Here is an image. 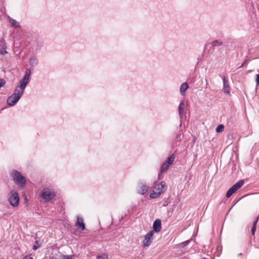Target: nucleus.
<instances>
[{
  "label": "nucleus",
  "instance_id": "28",
  "mask_svg": "<svg viewBox=\"0 0 259 259\" xmlns=\"http://www.w3.org/2000/svg\"><path fill=\"white\" fill-rule=\"evenodd\" d=\"M31 71L30 69H29V68L27 69L26 70V72H25L24 77H26L27 78L29 79L30 75L31 74Z\"/></svg>",
  "mask_w": 259,
  "mask_h": 259
},
{
  "label": "nucleus",
  "instance_id": "43",
  "mask_svg": "<svg viewBox=\"0 0 259 259\" xmlns=\"http://www.w3.org/2000/svg\"><path fill=\"white\" fill-rule=\"evenodd\" d=\"M29 259H33V258L32 257H31Z\"/></svg>",
  "mask_w": 259,
  "mask_h": 259
},
{
  "label": "nucleus",
  "instance_id": "41",
  "mask_svg": "<svg viewBox=\"0 0 259 259\" xmlns=\"http://www.w3.org/2000/svg\"><path fill=\"white\" fill-rule=\"evenodd\" d=\"M52 259H56V258H55V257H54V256H53L52 257Z\"/></svg>",
  "mask_w": 259,
  "mask_h": 259
},
{
  "label": "nucleus",
  "instance_id": "2",
  "mask_svg": "<svg viewBox=\"0 0 259 259\" xmlns=\"http://www.w3.org/2000/svg\"><path fill=\"white\" fill-rule=\"evenodd\" d=\"M56 195V193L49 188H44L40 195L46 202H48L53 199Z\"/></svg>",
  "mask_w": 259,
  "mask_h": 259
},
{
  "label": "nucleus",
  "instance_id": "23",
  "mask_svg": "<svg viewBox=\"0 0 259 259\" xmlns=\"http://www.w3.org/2000/svg\"><path fill=\"white\" fill-rule=\"evenodd\" d=\"M10 22L11 24L12 27L15 28H20V25L18 24V22L16 20L12 18H10Z\"/></svg>",
  "mask_w": 259,
  "mask_h": 259
},
{
  "label": "nucleus",
  "instance_id": "3",
  "mask_svg": "<svg viewBox=\"0 0 259 259\" xmlns=\"http://www.w3.org/2000/svg\"><path fill=\"white\" fill-rule=\"evenodd\" d=\"M165 186V182H161V183L156 184L153 188L152 192L150 193V197L151 198H156L158 197L162 192V190Z\"/></svg>",
  "mask_w": 259,
  "mask_h": 259
},
{
  "label": "nucleus",
  "instance_id": "17",
  "mask_svg": "<svg viewBox=\"0 0 259 259\" xmlns=\"http://www.w3.org/2000/svg\"><path fill=\"white\" fill-rule=\"evenodd\" d=\"M7 45L5 40H0V54L5 55L8 53L6 51Z\"/></svg>",
  "mask_w": 259,
  "mask_h": 259
},
{
  "label": "nucleus",
  "instance_id": "38",
  "mask_svg": "<svg viewBox=\"0 0 259 259\" xmlns=\"http://www.w3.org/2000/svg\"><path fill=\"white\" fill-rule=\"evenodd\" d=\"M168 203L165 201V202H164V204H163V206H166L168 205Z\"/></svg>",
  "mask_w": 259,
  "mask_h": 259
},
{
  "label": "nucleus",
  "instance_id": "30",
  "mask_svg": "<svg viewBox=\"0 0 259 259\" xmlns=\"http://www.w3.org/2000/svg\"><path fill=\"white\" fill-rule=\"evenodd\" d=\"M6 80L3 78L0 79V88L4 87L6 84Z\"/></svg>",
  "mask_w": 259,
  "mask_h": 259
},
{
  "label": "nucleus",
  "instance_id": "35",
  "mask_svg": "<svg viewBox=\"0 0 259 259\" xmlns=\"http://www.w3.org/2000/svg\"><path fill=\"white\" fill-rule=\"evenodd\" d=\"M97 259H107V256L106 255H98Z\"/></svg>",
  "mask_w": 259,
  "mask_h": 259
},
{
  "label": "nucleus",
  "instance_id": "15",
  "mask_svg": "<svg viewBox=\"0 0 259 259\" xmlns=\"http://www.w3.org/2000/svg\"><path fill=\"white\" fill-rule=\"evenodd\" d=\"M222 79L223 80V92L225 94H229L230 93L229 81L226 79L225 76H223Z\"/></svg>",
  "mask_w": 259,
  "mask_h": 259
},
{
  "label": "nucleus",
  "instance_id": "9",
  "mask_svg": "<svg viewBox=\"0 0 259 259\" xmlns=\"http://www.w3.org/2000/svg\"><path fill=\"white\" fill-rule=\"evenodd\" d=\"M244 184L243 180H239L236 184L233 185L230 188V190L233 193L237 191L239 188H240Z\"/></svg>",
  "mask_w": 259,
  "mask_h": 259
},
{
  "label": "nucleus",
  "instance_id": "40",
  "mask_svg": "<svg viewBox=\"0 0 259 259\" xmlns=\"http://www.w3.org/2000/svg\"><path fill=\"white\" fill-rule=\"evenodd\" d=\"M208 84V81L207 80H206V85L207 86ZM206 88H207V87H206Z\"/></svg>",
  "mask_w": 259,
  "mask_h": 259
},
{
  "label": "nucleus",
  "instance_id": "8",
  "mask_svg": "<svg viewBox=\"0 0 259 259\" xmlns=\"http://www.w3.org/2000/svg\"><path fill=\"white\" fill-rule=\"evenodd\" d=\"M161 229V221L160 219H156L153 224V230L154 232L158 233Z\"/></svg>",
  "mask_w": 259,
  "mask_h": 259
},
{
  "label": "nucleus",
  "instance_id": "21",
  "mask_svg": "<svg viewBox=\"0 0 259 259\" xmlns=\"http://www.w3.org/2000/svg\"><path fill=\"white\" fill-rule=\"evenodd\" d=\"M175 154L173 153L169 157H168L167 159L165 161V162L170 165L172 164V163L175 161Z\"/></svg>",
  "mask_w": 259,
  "mask_h": 259
},
{
  "label": "nucleus",
  "instance_id": "36",
  "mask_svg": "<svg viewBox=\"0 0 259 259\" xmlns=\"http://www.w3.org/2000/svg\"><path fill=\"white\" fill-rule=\"evenodd\" d=\"M255 80H256V84L258 85L259 84V74H257L256 75Z\"/></svg>",
  "mask_w": 259,
  "mask_h": 259
},
{
  "label": "nucleus",
  "instance_id": "34",
  "mask_svg": "<svg viewBox=\"0 0 259 259\" xmlns=\"http://www.w3.org/2000/svg\"><path fill=\"white\" fill-rule=\"evenodd\" d=\"M248 64V60L247 59H245L243 63L241 64L240 66H239L238 68H241L243 66H246Z\"/></svg>",
  "mask_w": 259,
  "mask_h": 259
},
{
  "label": "nucleus",
  "instance_id": "18",
  "mask_svg": "<svg viewBox=\"0 0 259 259\" xmlns=\"http://www.w3.org/2000/svg\"><path fill=\"white\" fill-rule=\"evenodd\" d=\"M75 225L76 227L80 228L82 231H83L85 228L83 219L79 217H77V221Z\"/></svg>",
  "mask_w": 259,
  "mask_h": 259
},
{
  "label": "nucleus",
  "instance_id": "13",
  "mask_svg": "<svg viewBox=\"0 0 259 259\" xmlns=\"http://www.w3.org/2000/svg\"><path fill=\"white\" fill-rule=\"evenodd\" d=\"M244 184L243 180H239L236 184L233 185L230 188V190L233 193L237 191L239 188H240Z\"/></svg>",
  "mask_w": 259,
  "mask_h": 259
},
{
  "label": "nucleus",
  "instance_id": "29",
  "mask_svg": "<svg viewBox=\"0 0 259 259\" xmlns=\"http://www.w3.org/2000/svg\"><path fill=\"white\" fill-rule=\"evenodd\" d=\"M191 241V239H190V240H186V241H185L184 242H183L181 243V245H182V247H185L187 245H188L189 244V243Z\"/></svg>",
  "mask_w": 259,
  "mask_h": 259
},
{
  "label": "nucleus",
  "instance_id": "22",
  "mask_svg": "<svg viewBox=\"0 0 259 259\" xmlns=\"http://www.w3.org/2000/svg\"><path fill=\"white\" fill-rule=\"evenodd\" d=\"M169 166V164H167L165 162H163L161 166L160 173L162 174L164 172L166 171L167 170Z\"/></svg>",
  "mask_w": 259,
  "mask_h": 259
},
{
  "label": "nucleus",
  "instance_id": "44",
  "mask_svg": "<svg viewBox=\"0 0 259 259\" xmlns=\"http://www.w3.org/2000/svg\"><path fill=\"white\" fill-rule=\"evenodd\" d=\"M158 177L159 178L160 177V174H159V175H158Z\"/></svg>",
  "mask_w": 259,
  "mask_h": 259
},
{
  "label": "nucleus",
  "instance_id": "42",
  "mask_svg": "<svg viewBox=\"0 0 259 259\" xmlns=\"http://www.w3.org/2000/svg\"><path fill=\"white\" fill-rule=\"evenodd\" d=\"M242 255V253H239V254H238V255Z\"/></svg>",
  "mask_w": 259,
  "mask_h": 259
},
{
  "label": "nucleus",
  "instance_id": "39",
  "mask_svg": "<svg viewBox=\"0 0 259 259\" xmlns=\"http://www.w3.org/2000/svg\"><path fill=\"white\" fill-rule=\"evenodd\" d=\"M38 246H36V245H34V246H33V249L34 250H36V249H37V248H38Z\"/></svg>",
  "mask_w": 259,
  "mask_h": 259
},
{
  "label": "nucleus",
  "instance_id": "5",
  "mask_svg": "<svg viewBox=\"0 0 259 259\" xmlns=\"http://www.w3.org/2000/svg\"><path fill=\"white\" fill-rule=\"evenodd\" d=\"M9 201L13 207H16L18 205L19 202V198L18 193L15 190L11 191V196L9 198Z\"/></svg>",
  "mask_w": 259,
  "mask_h": 259
},
{
  "label": "nucleus",
  "instance_id": "1",
  "mask_svg": "<svg viewBox=\"0 0 259 259\" xmlns=\"http://www.w3.org/2000/svg\"><path fill=\"white\" fill-rule=\"evenodd\" d=\"M24 93V91H20L18 87L15 89V92L9 96L7 99V104L11 106L15 105Z\"/></svg>",
  "mask_w": 259,
  "mask_h": 259
},
{
  "label": "nucleus",
  "instance_id": "19",
  "mask_svg": "<svg viewBox=\"0 0 259 259\" xmlns=\"http://www.w3.org/2000/svg\"><path fill=\"white\" fill-rule=\"evenodd\" d=\"M184 107V101H181L179 106V114L181 119L183 118Z\"/></svg>",
  "mask_w": 259,
  "mask_h": 259
},
{
  "label": "nucleus",
  "instance_id": "20",
  "mask_svg": "<svg viewBox=\"0 0 259 259\" xmlns=\"http://www.w3.org/2000/svg\"><path fill=\"white\" fill-rule=\"evenodd\" d=\"M189 85L187 82H184L181 85L180 92L182 96L185 95V91L189 88Z\"/></svg>",
  "mask_w": 259,
  "mask_h": 259
},
{
  "label": "nucleus",
  "instance_id": "26",
  "mask_svg": "<svg viewBox=\"0 0 259 259\" xmlns=\"http://www.w3.org/2000/svg\"><path fill=\"white\" fill-rule=\"evenodd\" d=\"M224 129V126L223 124H219L216 127L215 131L217 133H221Z\"/></svg>",
  "mask_w": 259,
  "mask_h": 259
},
{
  "label": "nucleus",
  "instance_id": "27",
  "mask_svg": "<svg viewBox=\"0 0 259 259\" xmlns=\"http://www.w3.org/2000/svg\"><path fill=\"white\" fill-rule=\"evenodd\" d=\"M182 133L181 131H179L176 137V139L177 141H180L182 139Z\"/></svg>",
  "mask_w": 259,
  "mask_h": 259
},
{
  "label": "nucleus",
  "instance_id": "10",
  "mask_svg": "<svg viewBox=\"0 0 259 259\" xmlns=\"http://www.w3.org/2000/svg\"><path fill=\"white\" fill-rule=\"evenodd\" d=\"M244 184L243 180H239L236 184L233 185L230 188V190L233 193L237 191L239 188H240Z\"/></svg>",
  "mask_w": 259,
  "mask_h": 259
},
{
  "label": "nucleus",
  "instance_id": "31",
  "mask_svg": "<svg viewBox=\"0 0 259 259\" xmlns=\"http://www.w3.org/2000/svg\"><path fill=\"white\" fill-rule=\"evenodd\" d=\"M74 255H64L63 258L64 259H73Z\"/></svg>",
  "mask_w": 259,
  "mask_h": 259
},
{
  "label": "nucleus",
  "instance_id": "12",
  "mask_svg": "<svg viewBox=\"0 0 259 259\" xmlns=\"http://www.w3.org/2000/svg\"><path fill=\"white\" fill-rule=\"evenodd\" d=\"M244 184L243 180H239L236 184L233 185L230 188V190L233 193L237 191L239 188H240Z\"/></svg>",
  "mask_w": 259,
  "mask_h": 259
},
{
  "label": "nucleus",
  "instance_id": "11",
  "mask_svg": "<svg viewBox=\"0 0 259 259\" xmlns=\"http://www.w3.org/2000/svg\"><path fill=\"white\" fill-rule=\"evenodd\" d=\"M244 184L243 180H239L236 184L233 185L230 188V190L233 193L237 191L239 188H240Z\"/></svg>",
  "mask_w": 259,
  "mask_h": 259
},
{
  "label": "nucleus",
  "instance_id": "16",
  "mask_svg": "<svg viewBox=\"0 0 259 259\" xmlns=\"http://www.w3.org/2000/svg\"><path fill=\"white\" fill-rule=\"evenodd\" d=\"M29 78L26 77H23V78L20 80V86L18 87L20 91H24L27 84L28 83Z\"/></svg>",
  "mask_w": 259,
  "mask_h": 259
},
{
  "label": "nucleus",
  "instance_id": "37",
  "mask_svg": "<svg viewBox=\"0 0 259 259\" xmlns=\"http://www.w3.org/2000/svg\"><path fill=\"white\" fill-rule=\"evenodd\" d=\"M258 219H259V217L258 216V217H257L255 218V219L254 221V222H253V224H255V225H256L257 223V222H258Z\"/></svg>",
  "mask_w": 259,
  "mask_h": 259
},
{
  "label": "nucleus",
  "instance_id": "32",
  "mask_svg": "<svg viewBox=\"0 0 259 259\" xmlns=\"http://www.w3.org/2000/svg\"><path fill=\"white\" fill-rule=\"evenodd\" d=\"M233 194V193L231 192L230 189H229L228 191L226 193V196L227 198H229Z\"/></svg>",
  "mask_w": 259,
  "mask_h": 259
},
{
  "label": "nucleus",
  "instance_id": "4",
  "mask_svg": "<svg viewBox=\"0 0 259 259\" xmlns=\"http://www.w3.org/2000/svg\"><path fill=\"white\" fill-rule=\"evenodd\" d=\"M12 176L13 180L17 185L21 184L22 186L26 184V179L20 172L16 170H13L12 172Z\"/></svg>",
  "mask_w": 259,
  "mask_h": 259
},
{
  "label": "nucleus",
  "instance_id": "7",
  "mask_svg": "<svg viewBox=\"0 0 259 259\" xmlns=\"http://www.w3.org/2000/svg\"><path fill=\"white\" fill-rule=\"evenodd\" d=\"M149 187L145 183L139 182L138 185V193L141 195H144L147 191Z\"/></svg>",
  "mask_w": 259,
  "mask_h": 259
},
{
  "label": "nucleus",
  "instance_id": "14",
  "mask_svg": "<svg viewBox=\"0 0 259 259\" xmlns=\"http://www.w3.org/2000/svg\"><path fill=\"white\" fill-rule=\"evenodd\" d=\"M244 184L243 180H239L236 184L233 185L230 188V190L233 193L237 191L239 188H240Z\"/></svg>",
  "mask_w": 259,
  "mask_h": 259
},
{
  "label": "nucleus",
  "instance_id": "6",
  "mask_svg": "<svg viewBox=\"0 0 259 259\" xmlns=\"http://www.w3.org/2000/svg\"><path fill=\"white\" fill-rule=\"evenodd\" d=\"M153 234L154 231H150L145 235L144 239L142 241L144 247H148L150 245L153 240Z\"/></svg>",
  "mask_w": 259,
  "mask_h": 259
},
{
  "label": "nucleus",
  "instance_id": "25",
  "mask_svg": "<svg viewBox=\"0 0 259 259\" xmlns=\"http://www.w3.org/2000/svg\"><path fill=\"white\" fill-rule=\"evenodd\" d=\"M29 63L30 65L33 67L37 64V60L35 57H31Z\"/></svg>",
  "mask_w": 259,
  "mask_h": 259
},
{
  "label": "nucleus",
  "instance_id": "24",
  "mask_svg": "<svg viewBox=\"0 0 259 259\" xmlns=\"http://www.w3.org/2000/svg\"><path fill=\"white\" fill-rule=\"evenodd\" d=\"M212 47H218L223 45V42L219 40H214L210 42Z\"/></svg>",
  "mask_w": 259,
  "mask_h": 259
},
{
  "label": "nucleus",
  "instance_id": "33",
  "mask_svg": "<svg viewBox=\"0 0 259 259\" xmlns=\"http://www.w3.org/2000/svg\"><path fill=\"white\" fill-rule=\"evenodd\" d=\"M256 225H255V224H253L252 229H251V234L253 235H254V233H255V232L256 230Z\"/></svg>",
  "mask_w": 259,
  "mask_h": 259
}]
</instances>
